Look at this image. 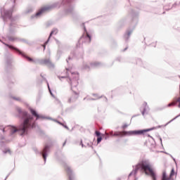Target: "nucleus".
Wrapping results in <instances>:
<instances>
[{"label":"nucleus","mask_w":180,"mask_h":180,"mask_svg":"<svg viewBox=\"0 0 180 180\" xmlns=\"http://www.w3.org/2000/svg\"><path fill=\"white\" fill-rule=\"evenodd\" d=\"M15 101H20V98H13Z\"/></svg>","instance_id":"nucleus-18"},{"label":"nucleus","mask_w":180,"mask_h":180,"mask_svg":"<svg viewBox=\"0 0 180 180\" xmlns=\"http://www.w3.org/2000/svg\"><path fill=\"white\" fill-rule=\"evenodd\" d=\"M65 127H66V128H67V126H65Z\"/></svg>","instance_id":"nucleus-26"},{"label":"nucleus","mask_w":180,"mask_h":180,"mask_svg":"<svg viewBox=\"0 0 180 180\" xmlns=\"http://www.w3.org/2000/svg\"><path fill=\"white\" fill-rule=\"evenodd\" d=\"M40 64H41V65H51V60H50V59H47V58L42 59L40 61Z\"/></svg>","instance_id":"nucleus-7"},{"label":"nucleus","mask_w":180,"mask_h":180,"mask_svg":"<svg viewBox=\"0 0 180 180\" xmlns=\"http://www.w3.org/2000/svg\"><path fill=\"white\" fill-rule=\"evenodd\" d=\"M135 171H141L143 174L148 175L150 176L152 180H157V173H155V169L148 160H142L138 165H136ZM176 175L175 173V169H172L169 175L167 174V172L165 170L162 173V180H174V177Z\"/></svg>","instance_id":"nucleus-1"},{"label":"nucleus","mask_w":180,"mask_h":180,"mask_svg":"<svg viewBox=\"0 0 180 180\" xmlns=\"http://www.w3.org/2000/svg\"><path fill=\"white\" fill-rule=\"evenodd\" d=\"M57 33H58V30L57 29H53L51 31L48 40L46 41V44H47L49 43V41H50V38L53 36V34H57Z\"/></svg>","instance_id":"nucleus-9"},{"label":"nucleus","mask_w":180,"mask_h":180,"mask_svg":"<svg viewBox=\"0 0 180 180\" xmlns=\"http://www.w3.org/2000/svg\"><path fill=\"white\" fill-rule=\"evenodd\" d=\"M176 105V103L175 102V100L174 99L173 101L167 105V108H171V106H175Z\"/></svg>","instance_id":"nucleus-14"},{"label":"nucleus","mask_w":180,"mask_h":180,"mask_svg":"<svg viewBox=\"0 0 180 180\" xmlns=\"http://www.w3.org/2000/svg\"><path fill=\"white\" fill-rule=\"evenodd\" d=\"M49 150V146H46L43 150V152H42V157L44 160V161H46V157L47 155V150Z\"/></svg>","instance_id":"nucleus-10"},{"label":"nucleus","mask_w":180,"mask_h":180,"mask_svg":"<svg viewBox=\"0 0 180 180\" xmlns=\"http://www.w3.org/2000/svg\"><path fill=\"white\" fill-rule=\"evenodd\" d=\"M122 127L123 130H124L125 129H127V127H129V124H124Z\"/></svg>","instance_id":"nucleus-17"},{"label":"nucleus","mask_w":180,"mask_h":180,"mask_svg":"<svg viewBox=\"0 0 180 180\" xmlns=\"http://www.w3.org/2000/svg\"><path fill=\"white\" fill-rule=\"evenodd\" d=\"M1 16L4 22L12 20V11L4 10L1 12Z\"/></svg>","instance_id":"nucleus-4"},{"label":"nucleus","mask_w":180,"mask_h":180,"mask_svg":"<svg viewBox=\"0 0 180 180\" xmlns=\"http://www.w3.org/2000/svg\"><path fill=\"white\" fill-rule=\"evenodd\" d=\"M85 39L87 40L88 43H91V36L89 35V34L86 33V37H85Z\"/></svg>","instance_id":"nucleus-15"},{"label":"nucleus","mask_w":180,"mask_h":180,"mask_svg":"<svg viewBox=\"0 0 180 180\" xmlns=\"http://www.w3.org/2000/svg\"><path fill=\"white\" fill-rule=\"evenodd\" d=\"M46 44H46V42H45V44H44V46H43V47H44V49H46Z\"/></svg>","instance_id":"nucleus-21"},{"label":"nucleus","mask_w":180,"mask_h":180,"mask_svg":"<svg viewBox=\"0 0 180 180\" xmlns=\"http://www.w3.org/2000/svg\"><path fill=\"white\" fill-rule=\"evenodd\" d=\"M130 34H131V32H127V35H128V36H130Z\"/></svg>","instance_id":"nucleus-20"},{"label":"nucleus","mask_w":180,"mask_h":180,"mask_svg":"<svg viewBox=\"0 0 180 180\" xmlns=\"http://www.w3.org/2000/svg\"><path fill=\"white\" fill-rule=\"evenodd\" d=\"M30 112L32 113V115L33 116H34L36 118V120H37V119H39V117H40V116L39 115V114H37V112H36V110L31 109L30 110Z\"/></svg>","instance_id":"nucleus-12"},{"label":"nucleus","mask_w":180,"mask_h":180,"mask_svg":"<svg viewBox=\"0 0 180 180\" xmlns=\"http://www.w3.org/2000/svg\"><path fill=\"white\" fill-rule=\"evenodd\" d=\"M151 129L146 130H139V131H118L115 132L114 136H119L120 137H123V136H139L143 134L144 131H150Z\"/></svg>","instance_id":"nucleus-3"},{"label":"nucleus","mask_w":180,"mask_h":180,"mask_svg":"<svg viewBox=\"0 0 180 180\" xmlns=\"http://www.w3.org/2000/svg\"><path fill=\"white\" fill-rule=\"evenodd\" d=\"M4 46H6V47H8V49H12L13 50H15V51H18L20 54H22L30 63L33 62V59L32 58H30L27 56H25V53H23V52L19 51L18 49L15 48L14 46H12L11 45H9L6 43H4Z\"/></svg>","instance_id":"nucleus-6"},{"label":"nucleus","mask_w":180,"mask_h":180,"mask_svg":"<svg viewBox=\"0 0 180 180\" xmlns=\"http://www.w3.org/2000/svg\"><path fill=\"white\" fill-rule=\"evenodd\" d=\"M82 39H84V37H82V38H81V40H82Z\"/></svg>","instance_id":"nucleus-25"},{"label":"nucleus","mask_w":180,"mask_h":180,"mask_svg":"<svg viewBox=\"0 0 180 180\" xmlns=\"http://www.w3.org/2000/svg\"><path fill=\"white\" fill-rule=\"evenodd\" d=\"M18 112L19 113V117L23 120L22 123L19 126L18 129L15 127H11L10 131L11 134L16 133V131L20 132V136H24V134H27L29 129H33L36 122L33 120V116L27 114V112L18 109ZM18 129V130H17Z\"/></svg>","instance_id":"nucleus-2"},{"label":"nucleus","mask_w":180,"mask_h":180,"mask_svg":"<svg viewBox=\"0 0 180 180\" xmlns=\"http://www.w3.org/2000/svg\"><path fill=\"white\" fill-rule=\"evenodd\" d=\"M5 153H11V150L9 149H8L7 150L4 151Z\"/></svg>","instance_id":"nucleus-19"},{"label":"nucleus","mask_w":180,"mask_h":180,"mask_svg":"<svg viewBox=\"0 0 180 180\" xmlns=\"http://www.w3.org/2000/svg\"><path fill=\"white\" fill-rule=\"evenodd\" d=\"M174 102H176V103H179V108H180V97L179 98H174Z\"/></svg>","instance_id":"nucleus-16"},{"label":"nucleus","mask_w":180,"mask_h":180,"mask_svg":"<svg viewBox=\"0 0 180 180\" xmlns=\"http://www.w3.org/2000/svg\"><path fill=\"white\" fill-rule=\"evenodd\" d=\"M54 7L53 6H45L41 8L39 11L36 13V16H40V15H43V13H46V12H49V11H51Z\"/></svg>","instance_id":"nucleus-5"},{"label":"nucleus","mask_w":180,"mask_h":180,"mask_svg":"<svg viewBox=\"0 0 180 180\" xmlns=\"http://www.w3.org/2000/svg\"><path fill=\"white\" fill-rule=\"evenodd\" d=\"M9 39H10V40H13V39H12V38H10Z\"/></svg>","instance_id":"nucleus-23"},{"label":"nucleus","mask_w":180,"mask_h":180,"mask_svg":"<svg viewBox=\"0 0 180 180\" xmlns=\"http://www.w3.org/2000/svg\"><path fill=\"white\" fill-rule=\"evenodd\" d=\"M67 141H65L64 143H63V146H65Z\"/></svg>","instance_id":"nucleus-22"},{"label":"nucleus","mask_w":180,"mask_h":180,"mask_svg":"<svg viewBox=\"0 0 180 180\" xmlns=\"http://www.w3.org/2000/svg\"><path fill=\"white\" fill-rule=\"evenodd\" d=\"M79 95V94L74 92V95H72L71 98L69 99V102L71 103V99H74V98H75V96H77L76 98H77Z\"/></svg>","instance_id":"nucleus-13"},{"label":"nucleus","mask_w":180,"mask_h":180,"mask_svg":"<svg viewBox=\"0 0 180 180\" xmlns=\"http://www.w3.org/2000/svg\"><path fill=\"white\" fill-rule=\"evenodd\" d=\"M95 134H96V136H98L97 143H98V144H99V143H101V141H102V136H101V132H99L98 131H96Z\"/></svg>","instance_id":"nucleus-11"},{"label":"nucleus","mask_w":180,"mask_h":180,"mask_svg":"<svg viewBox=\"0 0 180 180\" xmlns=\"http://www.w3.org/2000/svg\"><path fill=\"white\" fill-rule=\"evenodd\" d=\"M3 131L5 132V129H3Z\"/></svg>","instance_id":"nucleus-24"},{"label":"nucleus","mask_w":180,"mask_h":180,"mask_svg":"<svg viewBox=\"0 0 180 180\" xmlns=\"http://www.w3.org/2000/svg\"><path fill=\"white\" fill-rule=\"evenodd\" d=\"M65 171H66L67 174L69 175V179L72 180V170H71V168H70L68 166H65Z\"/></svg>","instance_id":"nucleus-8"}]
</instances>
